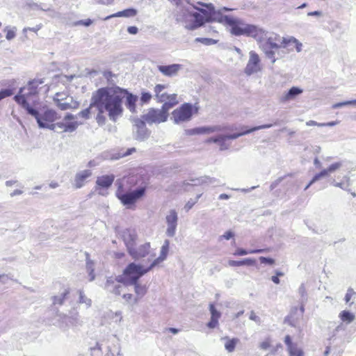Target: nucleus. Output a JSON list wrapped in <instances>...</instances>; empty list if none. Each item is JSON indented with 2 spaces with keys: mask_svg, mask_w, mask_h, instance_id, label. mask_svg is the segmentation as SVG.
<instances>
[{
  "mask_svg": "<svg viewBox=\"0 0 356 356\" xmlns=\"http://www.w3.org/2000/svg\"><path fill=\"white\" fill-rule=\"evenodd\" d=\"M124 92L125 89L117 86L99 88L92 95L90 107L106 112L109 119L115 122L123 113Z\"/></svg>",
  "mask_w": 356,
  "mask_h": 356,
  "instance_id": "1",
  "label": "nucleus"
},
{
  "mask_svg": "<svg viewBox=\"0 0 356 356\" xmlns=\"http://www.w3.org/2000/svg\"><path fill=\"white\" fill-rule=\"evenodd\" d=\"M197 3L206 7L205 9L197 8L200 13L191 10V8H186L183 12V21L186 29H196L206 22H217L227 25L232 22V17L222 15L220 10H216L211 3L204 4L201 2ZM193 8L197 9L195 6Z\"/></svg>",
  "mask_w": 356,
  "mask_h": 356,
  "instance_id": "2",
  "label": "nucleus"
},
{
  "mask_svg": "<svg viewBox=\"0 0 356 356\" xmlns=\"http://www.w3.org/2000/svg\"><path fill=\"white\" fill-rule=\"evenodd\" d=\"M258 41L260 43V48L265 54L266 58L270 59L273 64L276 61V51L274 49L285 48L290 44L296 45L297 52H300L302 48V44L294 37L291 36L289 38H281L277 34L273 33H268L266 31L264 38Z\"/></svg>",
  "mask_w": 356,
  "mask_h": 356,
  "instance_id": "3",
  "label": "nucleus"
},
{
  "mask_svg": "<svg viewBox=\"0 0 356 356\" xmlns=\"http://www.w3.org/2000/svg\"><path fill=\"white\" fill-rule=\"evenodd\" d=\"M44 83L42 79H36L30 81L26 86L19 89V93L14 97L15 102L20 104L30 115H37L34 110V105L29 104V101L37 96L38 93V88L40 85ZM35 103V100H33Z\"/></svg>",
  "mask_w": 356,
  "mask_h": 356,
  "instance_id": "4",
  "label": "nucleus"
},
{
  "mask_svg": "<svg viewBox=\"0 0 356 356\" xmlns=\"http://www.w3.org/2000/svg\"><path fill=\"white\" fill-rule=\"evenodd\" d=\"M231 21L232 22L228 25L231 26L230 32L232 35L236 36L243 35L252 37L257 40H261L266 35V31L256 25L245 24L242 20L233 17Z\"/></svg>",
  "mask_w": 356,
  "mask_h": 356,
  "instance_id": "5",
  "label": "nucleus"
},
{
  "mask_svg": "<svg viewBox=\"0 0 356 356\" xmlns=\"http://www.w3.org/2000/svg\"><path fill=\"white\" fill-rule=\"evenodd\" d=\"M153 268L152 264L147 268H144L140 264H129L124 270L123 275H121L124 277V285H132L133 283L137 282L143 275Z\"/></svg>",
  "mask_w": 356,
  "mask_h": 356,
  "instance_id": "6",
  "label": "nucleus"
},
{
  "mask_svg": "<svg viewBox=\"0 0 356 356\" xmlns=\"http://www.w3.org/2000/svg\"><path fill=\"white\" fill-rule=\"evenodd\" d=\"M145 193V188H140L131 192L124 193L121 189V186H120L116 191V196L123 205L127 208H131V206L142 197Z\"/></svg>",
  "mask_w": 356,
  "mask_h": 356,
  "instance_id": "7",
  "label": "nucleus"
},
{
  "mask_svg": "<svg viewBox=\"0 0 356 356\" xmlns=\"http://www.w3.org/2000/svg\"><path fill=\"white\" fill-rule=\"evenodd\" d=\"M56 106L61 111L76 109L79 107L78 102L69 97L65 92H56L53 98Z\"/></svg>",
  "mask_w": 356,
  "mask_h": 356,
  "instance_id": "8",
  "label": "nucleus"
},
{
  "mask_svg": "<svg viewBox=\"0 0 356 356\" xmlns=\"http://www.w3.org/2000/svg\"><path fill=\"white\" fill-rule=\"evenodd\" d=\"M172 115L175 124L188 122L193 115V106L191 104L185 103L175 109Z\"/></svg>",
  "mask_w": 356,
  "mask_h": 356,
  "instance_id": "9",
  "label": "nucleus"
},
{
  "mask_svg": "<svg viewBox=\"0 0 356 356\" xmlns=\"http://www.w3.org/2000/svg\"><path fill=\"white\" fill-rule=\"evenodd\" d=\"M168 113L161 107V109L150 108L142 118L149 124H159L167 120Z\"/></svg>",
  "mask_w": 356,
  "mask_h": 356,
  "instance_id": "10",
  "label": "nucleus"
},
{
  "mask_svg": "<svg viewBox=\"0 0 356 356\" xmlns=\"http://www.w3.org/2000/svg\"><path fill=\"white\" fill-rule=\"evenodd\" d=\"M261 60L259 55L254 51L249 53V59L244 72L246 75L250 76L261 70Z\"/></svg>",
  "mask_w": 356,
  "mask_h": 356,
  "instance_id": "11",
  "label": "nucleus"
},
{
  "mask_svg": "<svg viewBox=\"0 0 356 356\" xmlns=\"http://www.w3.org/2000/svg\"><path fill=\"white\" fill-rule=\"evenodd\" d=\"M34 110L37 113V115H32L34 117L38 124V120L43 121L46 123L54 124L53 122L56 120L59 119L60 116L57 113V112L53 109L47 108L42 114L40 113L39 107L38 104L34 102Z\"/></svg>",
  "mask_w": 356,
  "mask_h": 356,
  "instance_id": "12",
  "label": "nucleus"
},
{
  "mask_svg": "<svg viewBox=\"0 0 356 356\" xmlns=\"http://www.w3.org/2000/svg\"><path fill=\"white\" fill-rule=\"evenodd\" d=\"M165 223L167 225L165 234L169 237H173L177 231L178 225V213L175 209H170L166 214Z\"/></svg>",
  "mask_w": 356,
  "mask_h": 356,
  "instance_id": "13",
  "label": "nucleus"
},
{
  "mask_svg": "<svg viewBox=\"0 0 356 356\" xmlns=\"http://www.w3.org/2000/svg\"><path fill=\"white\" fill-rule=\"evenodd\" d=\"M122 284H124L123 276L119 275L116 277H109L106 280L104 289L109 293L119 296L122 289Z\"/></svg>",
  "mask_w": 356,
  "mask_h": 356,
  "instance_id": "14",
  "label": "nucleus"
},
{
  "mask_svg": "<svg viewBox=\"0 0 356 356\" xmlns=\"http://www.w3.org/2000/svg\"><path fill=\"white\" fill-rule=\"evenodd\" d=\"M134 133L135 138L138 140H144L149 137V131L146 127L145 121L143 119L136 118L134 120Z\"/></svg>",
  "mask_w": 356,
  "mask_h": 356,
  "instance_id": "15",
  "label": "nucleus"
},
{
  "mask_svg": "<svg viewBox=\"0 0 356 356\" xmlns=\"http://www.w3.org/2000/svg\"><path fill=\"white\" fill-rule=\"evenodd\" d=\"M115 176L113 175L98 177L96 180L95 191L99 195H105L106 193L104 189L108 188L112 185Z\"/></svg>",
  "mask_w": 356,
  "mask_h": 356,
  "instance_id": "16",
  "label": "nucleus"
},
{
  "mask_svg": "<svg viewBox=\"0 0 356 356\" xmlns=\"http://www.w3.org/2000/svg\"><path fill=\"white\" fill-rule=\"evenodd\" d=\"M184 186H201L207 185L216 186L219 184V181L214 177H209L207 176L201 177L200 178L193 179L189 181H185Z\"/></svg>",
  "mask_w": 356,
  "mask_h": 356,
  "instance_id": "17",
  "label": "nucleus"
},
{
  "mask_svg": "<svg viewBox=\"0 0 356 356\" xmlns=\"http://www.w3.org/2000/svg\"><path fill=\"white\" fill-rule=\"evenodd\" d=\"M150 243H145L140 245L138 247L130 249L129 251V254L135 259H138L145 257L149 252Z\"/></svg>",
  "mask_w": 356,
  "mask_h": 356,
  "instance_id": "18",
  "label": "nucleus"
},
{
  "mask_svg": "<svg viewBox=\"0 0 356 356\" xmlns=\"http://www.w3.org/2000/svg\"><path fill=\"white\" fill-rule=\"evenodd\" d=\"M159 71L166 76H176L182 70L183 66L180 64H172L168 65H158Z\"/></svg>",
  "mask_w": 356,
  "mask_h": 356,
  "instance_id": "19",
  "label": "nucleus"
},
{
  "mask_svg": "<svg viewBox=\"0 0 356 356\" xmlns=\"http://www.w3.org/2000/svg\"><path fill=\"white\" fill-rule=\"evenodd\" d=\"M92 171L90 170H83L78 172L74 178V186L76 188H81L83 187L87 179L92 176Z\"/></svg>",
  "mask_w": 356,
  "mask_h": 356,
  "instance_id": "20",
  "label": "nucleus"
},
{
  "mask_svg": "<svg viewBox=\"0 0 356 356\" xmlns=\"http://www.w3.org/2000/svg\"><path fill=\"white\" fill-rule=\"evenodd\" d=\"M122 237L127 248L128 252L135 245L136 234L134 230L125 229L122 233Z\"/></svg>",
  "mask_w": 356,
  "mask_h": 356,
  "instance_id": "21",
  "label": "nucleus"
},
{
  "mask_svg": "<svg viewBox=\"0 0 356 356\" xmlns=\"http://www.w3.org/2000/svg\"><path fill=\"white\" fill-rule=\"evenodd\" d=\"M272 127H273L272 124H263V125H260V126H257V127H254L251 129L244 130L240 133H234L233 134H229V135H225V136L227 138V139L234 140V139H236V138H239L240 136L250 134L253 131L263 129L270 128Z\"/></svg>",
  "mask_w": 356,
  "mask_h": 356,
  "instance_id": "22",
  "label": "nucleus"
},
{
  "mask_svg": "<svg viewBox=\"0 0 356 356\" xmlns=\"http://www.w3.org/2000/svg\"><path fill=\"white\" fill-rule=\"evenodd\" d=\"M124 98H126L125 105L130 112L134 113L136 112V103L138 100L136 95L130 93L127 90L125 89L124 92Z\"/></svg>",
  "mask_w": 356,
  "mask_h": 356,
  "instance_id": "23",
  "label": "nucleus"
},
{
  "mask_svg": "<svg viewBox=\"0 0 356 356\" xmlns=\"http://www.w3.org/2000/svg\"><path fill=\"white\" fill-rule=\"evenodd\" d=\"M104 318L109 324L113 323L119 325L122 320V312L120 311L114 312L111 310H109L104 313Z\"/></svg>",
  "mask_w": 356,
  "mask_h": 356,
  "instance_id": "24",
  "label": "nucleus"
},
{
  "mask_svg": "<svg viewBox=\"0 0 356 356\" xmlns=\"http://www.w3.org/2000/svg\"><path fill=\"white\" fill-rule=\"evenodd\" d=\"M209 311L211 313V320L207 323V327L213 329L218 325V320L221 316V313L216 309L212 303L209 304Z\"/></svg>",
  "mask_w": 356,
  "mask_h": 356,
  "instance_id": "25",
  "label": "nucleus"
},
{
  "mask_svg": "<svg viewBox=\"0 0 356 356\" xmlns=\"http://www.w3.org/2000/svg\"><path fill=\"white\" fill-rule=\"evenodd\" d=\"M138 13V11L135 8H127L122 11L117 12L114 14H112L111 15H108L106 17L104 20H108L111 18L114 17H135Z\"/></svg>",
  "mask_w": 356,
  "mask_h": 356,
  "instance_id": "26",
  "label": "nucleus"
},
{
  "mask_svg": "<svg viewBox=\"0 0 356 356\" xmlns=\"http://www.w3.org/2000/svg\"><path fill=\"white\" fill-rule=\"evenodd\" d=\"M168 88V85L157 84L154 88L156 99L159 102H163L168 99V94L165 90Z\"/></svg>",
  "mask_w": 356,
  "mask_h": 356,
  "instance_id": "27",
  "label": "nucleus"
},
{
  "mask_svg": "<svg viewBox=\"0 0 356 356\" xmlns=\"http://www.w3.org/2000/svg\"><path fill=\"white\" fill-rule=\"evenodd\" d=\"M38 127L42 129H48L54 131H63L65 132V122H57L54 124H49L44 122L43 121L38 120Z\"/></svg>",
  "mask_w": 356,
  "mask_h": 356,
  "instance_id": "28",
  "label": "nucleus"
},
{
  "mask_svg": "<svg viewBox=\"0 0 356 356\" xmlns=\"http://www.w3.org/2000/svg\"><path fill=\"white\" fill-rule=\"evenodd\" d=\"M86 255V269L89 276V281L92 282L95 279V262L90 257L88 252H85Z\"/></svg>",
  "mask_w": 356,
  "mask_h": 356,
  "instance_id": "29",
  "label": "nucleus"
},
{
  "mask_svg": "<svg viewBox=\"0 0 356 356\" xmlns=\"http://www.w3.org/2000/svg\"><path fill=\"white\" fill-rule=\"evenodd\" d=\"M302 92V89L298 87H292L287 92L282 95L280 97V102L284 103L293 100L296 96L300 95Z\"/></svg>",
  "mask_w": 356,
  "mask_h": 356,
  "instance_id": "30",
  "label": "nucleus"
},
{
  "mask_svg": "<svg viewBox=\"0 0 356 356\" xmlns=\"http://www.w3.org/2000/svg\"><path fill=\"white\" fill-rule=\"evenodd\" d=\"M134 286V291L136 293V297L134 299V303L136 304L138 301L142 298L147 291V286L145 284H142L138 282L136 283H133Z\"/></svg>",
  "mask_w": 356,
  "mask_h": 356,
  "instance_id": "31",
  "label": "nucleus"
},
{
  "mask_svg": "<svg viewBox=\"0 0 356 356\" xmlns=\"http://www.w3.org/2000/svg\"><path fill=\"white\" fill-rule=\"evenodd\" d=\"M70 291L69 288H64L58 295L53 296L51 298L53 305H62L68 298Z\"/></svg>",
  "mask_w": 356,
  "mask_h": 356,
  "instance_id": "32",
  "label": "nucleus"
},
{
  "mask_svg": "<svg viewBox=\"0 0 356 356\" xmlns=\"http://www.w3.org/2000/svg\"><path fill=\"white\" fill-rule=\"evenodd\" d=\"M170 242L168 240H165L164 243L161 249L160 256L154 260V261L151 264L152 266L154 267L158 265L160 262L164 261L166 259L168 250H169Z\"/></svg>",
  "mask_w": 356,
  "mask_h": 356,
  "instance_id": "33",
  "label": "nucleus"
},
{
  "mask_svg": "<svg viewBox=\"0 0 356 356\" xmlns=\"http://www.w3.org/2000/svg\"><path fill=\"white\" fill-rule=\"evenodd\" d=\"M177 95L176 94H170L168 95V99L165 100L163 102V104L162 106V108L163 110H165L167 113L170 109H171L172 107H174L176 104H178V100L177 99Z\"/></svg>",
  "mask_w": 356,
  "mask_h": 356,
  "instance_id": "34",
  "label": "nucleus"
},
{
  "mask_svg": "<svg viewBox=\"0 0 356 356\" xmlns=\"http://www.w3.org/2000/svg\"><path fill=\"white\" fill-rule=\"evenodd\" d=\"M256 263L255 259L251 258L244 259L241 261L229 260L228 264L230 266H254Z\"/></svg>",
  "mask_w": 356,
  "mask_h": 356,
  "instance_id": "35",
  "label": "nucleus"
},
{
  "mask_svg": "<svg viewBox=\"0 0 356 356\" xmlns=\"http://www.w3.org/2000/svg\"><path fill=\"white\" fill-rule=\"evenodd\" d=\"M77 293L79 295L78 302L79 304H84L86 308L90 307L92 305V300L86 296L84 291L82 289H79L77 291Z\"/></svg>",
  "mask_w": 356,
  "mask_h": 356,
  "instance_id": "36",
  "label": "nucleus"
},
{
  "mask_svg": "<svg viewBox=\"0 0 356 356\" xmlns=\"http://www.w3.org/2000/svg\"><path fill=\"white\" fill-rule=\"evenodd\" d=\"M200 129L202 131L201 132L202 134H210L214 132L222 131L225 129V127L220 125H214L209 127H200Z\"/></svg>",
  "mask_w": 356,
  "mask_h": 356,
  "instance_id": "37",
  "label": "nucleus"
},
{
  "mask_svg": "<svg viewBox=\"0 0 356 356\" xmlns=\"http://www.w3.org/2000/svg\"><path fill=\"white\" fill-rule=\"evenodd\" d=\"M343 180H344V181H342V182H335V181H333L332 184L335 187H338V188H341V189H343L344 191L350 192V177H348V176H344L343 177Z\"/></svg>",
  "mask_w": 356,
  "mask_h": 356,
  "instance_id": "38",
  "label": "nucleus"
},
{
  "mask_svg": "<svg viewBox=\"0 0 356 356\" xmlns=\"http://www.w3.org/2000/svg\"><path fill=\"white\" fill-rule=\"evenodd\" d=\"M222 339L226 341L225 343V348L229 353H232L234 350L236 345L239 341L236 338H233L230 339L228 337H225L222 338Z\"/></svg>",
  "mask_w": 356,
  "mask_h": 356,
  "instance_id": "39",
  "label": "nucleus"
},
{
  "mask_svg": "<svg viewBox=\"0 0 356 356\" xmlns=\"http://www.w3.org/2000/svg\"><path fill=\"white\" fill-rule=\"evenodd\" d=\"M266 252V250L264 249H255V250H246L243 248H237L235 252L234 253V255L235 256H243L248 254H257V253H261Z\"/></svg>",
  "mask_w": 356,
  "mask_h": 356,
  "instance_id": "40",
  "label": "nucleus"
},
{
  "mask_svg": "<svg viewBox=\"0 0 356 356\" xmlns=\"http://www.w3.org/2000/svg\"><path fill=\"white\" fill-rule=\"evenodd\" d=\"M339 318L342 321L350 323L354 321L355 315L348 311L344 310L339 314Z\"/></svg>",
  "mask_w": 356,
  "mask_h": 356,
  "instance_id": "41",
  "label": "nucleus"
},
{
  "mask_svg": "<svg viewBox=\"0 0 356 356\" xmlns=\"http://www.w3.org/2000/svg\"><path fill=\"white\" fill-rule=\"evenodd\" d=\"M4 31L6 32V39L8 40H11L13 38H15L16 36L17 28L15 26H13V27L6 26L4 29Z\"/></svg>",
  "mask_w": 356,
  "mask_h": 356,
  "instance_id": "42",
  "label": "nucleus"
},
{
  "mask_svg": "<svg viewBox=\"0 0 356 356\" xmlns=\"http://www.w3.org/2000/svg\"><path fill=\"white\" fill-rule=\"evenodd\" d=\"M289 356H304L303 350L298 346V344L295 346L290 348L288 350Z\"/></svg>",
  "mask_w": 356,
  "mask_h": 356,
  "instance_id": "43",
  "label": "nucleus"
},
{
  "mask_svg": "<svg viewBox=\"0 0 356 356\" xmlns=\"http://www.w3.org/2000/svg\"><path fill=\"white\" fill-rule=\"evenodd\" d=\"M136 151V149L134 147L129 148L125 152H119L117 154H114L112 156V159H118L120 158L124 157L126 156L131 154L133 152Z\"/></svg>",
  "mask_w": 356,
  "mask_h": 356,
  "instance_id": "44",
  "label": "nucleus"
},
{
  "mask_svg": "<svg viewBox=\"0 0 356 356\" xmlns=\"http://www.w3.org/2000/svg\"><path fill=\"white\" fill-rule=\"evenodd\" d=\"M328 172L326 169L323 170L319 173L316 174L312 179L310 181V184H313L314 182L320 180L321 178L328 176Z\"/></svg>",
  "mask_w": 356,
  "mask_h": 356,
  "instance_id": "45",
  "label": "nucleus"
},
{
  "mask_svg": "<svg viewBox=\"0 0 356 356\" xmlns=\"http://www.w3.org/2000/svg\"><path fill=\"white\" fill-rule=\"evenodd\" d=\"M219 138H220L221 140L220 141H218V143L217 144L220 146V150L227 149L229 148V145L226 143V140L227 139L226 136L225 135H219Z\"/></svg>",
  "mask_w": 356,
  "mask_h": 356,
  "instance_id": "46",
  "label": "nucleus"
},
{
  "mask_svg": "<svg viewBox=\"0 0 356 356\" xmlns=\"http://www.w3.org/2000/svg\"><path fill=\"white\" fill-rule=\"evenodd\" d=\"M195 41L201 42L202 44L205 45H212L217 42V41L213 39L207 38H197L195 39Z\"/></svg>",
  "mask_w": 356,
  "mask_h": 356,
  "instance_id": "47",
  "label": "nucleus"
},
{
  "mask_svg": "<svg viewBox=\"0 0 356 356\" xmlns=\"http://www.w3.org/2000/svg\"><path fill=\"white\" fill-rule=\"evenodd\" d=\"M78 125H79V124L76 121L65 123V132L74 131L76 129V128L78 127Z\"/></svg>",
  "mask_w": 356,
  "mask_h": 356,
  "instance_id": "48",
  "label": "nucleus"
},
{
  "mask_svg": "<svg viewBox=\"0 0 356 356\" xmlns=\"http://www.w3.org/2000/svg\"><path fill=\"white\" fill-rule=\"evenodd\" d=\"M70 323L72 325H76L80 324V319L78 312H74V314H71V316L68 317Z\"/></svg>",
  "mask_w": 356,
  "mask_h": 356,
  "instance_id": "49",
  "label": "nucleus"
},
{
  "mask_svg": "<svg viewBox=\"0 0 356 356\" xmlns=\"http://www.w3.org/2000/svg\"><path fill=\"white\" fill-rule=\"evenodd\" d=\"M343 163L341 161L340 162H336L332 164H331L326 170L329 173H332L335 172L336 170H339L341 166Z\"/></svg>",
  "mask_w": 356,
  "mask_h": 356,
  "instance_id": "50",
  "label": "nucleus"
},
{
  "mask_svg": "<svg viewBox=\"0 0 356 356\" xmlns=\"http://www.w3.org/2000/svg\"><path fill=\"white\" fill-rule=\"evenodd\" d=\"M201 194L197 195L195 200L191 199L190 200H188L184 206V209L186 211H188L190 209H191L192 207L196 204V202H197L198 199L201 197Z\"/></svg>",
  "mask_w": 356,
  "mask_h": 356,
  "instance_id": "51",
  "label": "nucleus"
},
{
  "mask_svg": "<svg viewBox=\"0 0 356 356\" xmlns=\"http://www.w3.org/2000/svg\"><path fill=\"white\" fill-rule=\"evenodd\" d=\"M201 132H202V131L200 129V127L185 130V134L187 136L202 135Z\"/></svg>",
  "mask_w": 356,
  "mask_h": 356,
  "instance_id": "52",
  "label": "nucleus"
},
{
  "mask_svg": "<svg viewBox=\"0 0 356 356\" xmlns=\"http://www.w3.org/2000/svg\"><path fill=\"white\" fill-rule=\"evenodd\" d=\"M13 94L12 90L6 88L0 90V101L6 97H10Z\"/></svg>",
  "mask_w": 356,
  "mask_h": 356,
  "instance_id": "53",
  "label": "nucleus"
},
{
  "mask_svg": "<svg viewBox=\"0 0 356 356\" xmlns=\"http://www.w3.org/2000/svg\"><path fill=\"white\" fill-rule=\"evenodd\" d=\"M93 107H90V106L89 108H87L81 111V112H79L77 114L76 117L79 116V117L83 118L85 119H88L89 118V115H90V110Z\"/></svg>",
  "mask_w": 356,
  "mask_h": 356,
  "instance_id": "54",
  "label": "nucleus"
},
{
  "mask_svg": "<svg viewBox=\"0 0 356 356\" xmlns=\"http://www.w3.org/2000/svg\"><path fill=\"white\" fill-rule=\"evenodd\" d=\"M104 113L105 112L98 111L97 115L96 120L99 125H102L106 122V117L103 115Z\"/></svg>",
  "mask_w": 356,
  "mask_h": 356,
  "instance_id": "55",
  "label": "nucleus"
},
{
  "mask_svg": "<svg viewBox=\"0 0 356 356\" xmlns=\"http://www.w3.org/2000/svg\"><path fill=\"white\" fill-rule=\"evenodd\" d=\"M234 236V232H232V231L229 230V231L226 232L224 234L220 236L219 241H221L223 238L226 239V240H229L232 238H233Z\"/></svg>",
  "mask_w": 356,
  "mask_h": 356,
  "instance_id": "56",
  "label": "nucleus"
},
{
  "mask_svg": "<svg viewBox=\"0 0 356 356\" xmlns=\"http://www.w3.org/2000/svg\"><path fill=\"white\" fill-rule=\"evenodd\" d=\"M355 295V292L353 291V289L351 288H349L348 290H347V293L345 296V301L346 302H349V301L350 300V299L352 298V297L353 296Z\"/></svg>",
  "mask_w": 356,
  "mask_h": 356,
  "instance_id": "57",
  "label": "nucleus"
},
{
  "mask_svg": "<svg viewBox=\"0 0 356 356\" xmlns=\"http://www.w3.org/2000/svg\"><path fill=\"white\" fill-rule=\"evenodd\" d=\"M284 343L287 346V350L297 345L291 341V338L289 335H286L284 338Z\"/></svg>",
  "mask_w": 356,
  "mask_h": 356,
  "instance_id": "58",
  "label": "nucleus"
},
{
  "mask_svg": "<svg viewBox=\"0 0 356 356\" xmlns=\"http://www.w3.org/2000/svg\"><path fill=\"white\" fill-rule=\"evenodd\" d=\"M259 261L261 264H268L269 265H273L275 263V260L271 258L264 257H260Z\"/></svg>",
  "mask_w": 356,
  "mask_h": 356,
  "instance_id": "59",
  "label": "nucleus"
},
{
  "mask_svg": "<svg viewBox=\"0 0 356 356\" xmlns=\"http://www.w3.org/2000/svg\"><path fill=\"white\" fill-rule=\"evenodd\" d=\"M285 48H281L280 49H274L276 51L275 58L276 60L282 58L288 51H285L284 49Z\"/></svg>",
  "mask_w": 356,
  "mask_h": 356,
  "instance_id": "60",
  "label": "nucleus"
},
{
  "mask_svg": "<svg viewBox=\"0 0 356 356\" xmlns=\"http://www.w3.org/2000/svg\"><path fill=\"white\" fill-rule=\"evenodd\" d=\"M152 98V95L149 92H143L140 99L143 102L146 103L148 102Z\"/></svg>",
  "mask_w": 356,
  "mask_h": 356,
  "instance_id": "61",
  "label": "nucleus"
},
{
  "mask_svg": "<svg viewBox=\"0 0 356 356\" xmlns=\"http://www.w3.org/2000/svg\"><path fill=\"white\" fill-rule=\"evenodd\" d=\"M348 105H350L349 101H345V102L334 104L332 106V108L333 109H336V108H341V107H343V106H348Z\"/></svg>",
  "mask_w": 356,
  "mask_h": 356,
  "instance_id": "62",
  "label": "nucleus"
},
{
  "mask_svg": "<svg viewBox=\"0 0 356 356\" xmlns=\"http://www.w3.org/2000/svg\"><path fill=\"white\" fill-rule=\"evenodd\" d=\"M270 346V342L268 339H266L264 341H262L259 344V348L263 350H266Z\"/></svg>",
  "mask_w": 356,
  "mask_h": 356,
  "instance_id": "63",
  "label": "nucleus"
},
{
  "mask_svg": "<svg viewBox=\"0 0 356 356\" xmlns=\"http://www.w3.org/2000/svg\"><path fill=\"white\" fill-rule=\"evenodd\" d=\"M92 23V21L90 19H87L86 20H80L76 23L78 25H83L85 26H89Z\"/></svg>",
  "mask_w": 356,
  "mask_h": 356,
  "instance_id": "64",
  "label": "nucleus"
}]
</instances>
